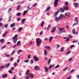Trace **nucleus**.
I'll list each match as a JSON object with an SVG mask.
<instances>
[{
	"label": "nucleus",
	"mask_w": 79,
	"mask_h": 79,
	"mask_svg": "<svg viewBox=\"0 0 79 79\" xmlns=\"http://www.w3.org/2000/svg\"><path fill=\"white\" fill-rule=\"evenodd\" d=\"M36 45L37 46H40L42 42V40L40 38H37L36 39Z\"/></svg>",
	"instance_id": "nucleus-1"
},
{
	"label": "nucleus",
	"mask_w": 79,
	"mask_h": 79,
	"mask_svg": "<svg viewBox=\"0 0 79 79\" xmlns=\"http://www.w3.org/2000/svg\"><path fill=\"white\" fill-rule=\"evenodd\" d=\"M64 15L65 16L66 18H69L70 17L71 13H66Z\"/></svg>",
	"instance_id": "nucleus-2"
},
{
	"label": "nucleus",
	"mask_w": 79,
	"mask_h": 79,
	"mask_svg": "<svg viewBox=\"0 0 79 79\" xmlns=\"http://www.w3.org/2000/svg\"><path fill=\"white\" fill-rule=\"evenodd\" d=\"M59 2V0H55L54 1V5L55 7H56L58 6V3Z\"/></svg>",
	"instance_id": "nucleus-3"
},
{
	"label": "nucleus",
	"mask_w": 79,
	"mask_h": 79,
	"mask_svg": "<svg viewBox=\"0 0 79 79\" xmlns=\"http://www.w3.org/2000/svg\"><path fill=\"white\" fill-rule=\"evenodd\" d=\"M61 19V17H59L56 18L55 20L56 21V22H59L60 21Z\"/></svg>",
	"instance_id": "nucleus-4"
},
{
	"label": "nucleus",
	"mask_w": 79,
	"mask_h": 79,
	"mask_svg": "<svg viewBox=\"0 0 79 79\" xmlns=\"http://www.w3.org/2000/svg\"><path fill=\"white\" fill-rule=\"evenodd\" d=\"M33 58L35 61H38L39 60V58L36 56H34Z\"/></svg>",
	"instance_id": "nucleus-5"
},
{
	"label": "nucleus",
	"mask_w": 79,
	"mask_h": 79,
	"mask_svg": "<svg viewBox=\"0 0 79 79\" xmlns=\"http://www.w3.org/2000/svg\"><path fill=\"white\" fill-rule=\"evenodd\" d=\"M29 75L31 79H33V78H34V75L33 73H30V74H29Z\"/></svg>",
	"instance_id": "nucleus-6"
},
{
	"label": "nucleus",
	"mask_w": 79,
	"mask_h": 79,
	"mask_svg": "<svg viewBox=\"0 0 79 79\" xmlns=\"http://www.w3.org/2000/svg\"><path fill=\"white\" fill-rule=\"evenodd\" d=\"M74 6L76 8H77L79 6V4L77 3H74Z\"/></svg>",
	"instance_id": "nucleus-7"
},
{
	"label": "nucleus",
	"mask_w": 79,
	"mask_h": 79,
	"mask_svg": "<svg viewBox=\"0 0 79 79\" xmlns=\"http://www.w3.org/2000/svg\"><path fill=\"white\" fill-rule=\"evenodd\" d=\"M34 69L35 70H37L38 71H39L40 70V68L38 67V66H36L34 68Z\"/></svg>",
	"instance_id": "nucleus-8"
},
{
	"label": "nucleus",
	"mask_w": 79,
	"mask_h": 79,
	"mask_svg": "<svg viewBox=\"0 0 79 79\" xmlns=\"http://www.w3.org/2000/svg\"><path fill=\"white\" fill-rule=\"evenodd\" d=\"M44 69L45 71L46 72H47L48 71V69L47 68V67L45 66L44 68Z\"/></svg>",
	"instance_id": "nucleus-9"
},
{
	"label": "nucleus",
	"mask_w": 79,
	"mask_h": 79,
	"mask_svg": "<svg viewBox=\"0 0 79 79\" xmlns=\"http://www.w3.org/2000/svg\"><path fill=\"white\" fill-rule=\"evenodd\" d=\"M18 40V38H16L15 39L13 40V41L14 42V43H15V44H16Z\"/></svg>",
	"instance_id": "nucleus-10"
},
{
	"label": "nucleus",
	"mask_w": 79,
	"mask_h": 79,
	"mask_svg": "<svg viewBox=\"0 0 79 79\" xmlns=\"http://www.w3.org/2000/svg\"><path fill=\"white\" fill-rule=\"evenodd\" d=\"M64 28L63 27V28H59V30L60 32H61L62 31H63L64 29Z\"/></svg>",
	"instance_id": "nucleus-11"
},
{
	"label": "nucleus",
	"mask_w": 79,
	"mask_h": 79,
	"mask_svg": "<svg viewBox=\"0 0 79 79\" xmlns=\"http://www.w3.org/2000/svg\"><path fill=\"white\" fill-rule=\"evenodd\" d=\"M56 30V27H54L52 28V30L51 31V32L53 33L55 32V31Z\"/></svg>",
	"instance_id": "nucleus-12"
},
{
	"label": "nucleus",
	"mask_w": 79,
	"mask_h": 79,
	"mask_svg": "<svg viewBox=\"0 0 79 79\" xmlns=\"http://www.w3.org/2000/svg\"><path fill=\"white\" fill-rule=\"evenodd\" d=\"M44 48H46L48 50H50V47L48 46H45L44 47Z\"/></svg>",
	"instance_id": "nucleus-13"
},
{
	"label": "nucleus",
	"mask_w": 79,
	"mask_h": 79,
	"mask_svg": "<svg viewBox=\"0 0 79 79\" xmlns=\"http://www.w3.org/2000/svg\"><path fill=\"white\" fill-rule=\"evenodd\" d=\"M22 29H23V27H20L18 28V32H20L22 31Z\"/></svg>",
	"instance_id": "nucleus-14"
},
{
	"label": "nucleus",
	"mask_w": 79,
	"mask_h": 79,
	"mask_svg": "<svg viewBox=\"0 0 79 79\" xmlns=\"http://www.w3.org/2000/svg\"><path fill=\"white\" fill-rule=\"evenodd\" d=\"M27 11H28V10H24L23 12V16H25V15H26V13H27Z\"/></svg>",
	"instance_id": "nucleus-15"
},
{
	"label": "nucleus",
	"mask_w": 79,
	"mask_h": 79,
	"mask_svg": "<svg viewBox=\"0 0 79 79\" xmlns=\"http://www.w3.org/2000/svg\"><path fill=\"white\" fill-rule=\"evenodd\" d=\"M63 8L64 10H69V7L68 6H64Z\"/></svg>",
	"instance_id": "nucleus-16"
},
{
	"label": "nucleus",
	"mask_w": 79,
	"mask_h": 79,
	"mask_svg": "<svg viewBox=\"0 0 79 79\" xmlns=\"http://www.w3.org/2000/svg\"><path fill=\"white\" fill-rule=\"evenodd\" d=\"M8 31H7L5 33H4L3 34H2V36L3 37H5V36H6V35L8 34Z\"/></svg>",
	"instance_id": "nucleus-17"
},
{
	"label": "nucleus",
	"mask_w": 79,
	"mask_h": 79,
	"mask_svg": "<svg viewBox=\"0 0 79 79\" xmlns=\"http://www.w3.org/2000/svg\"><path fill=\"white\" fill-rule=\"evenodd\" d=\"M6 77H7V74H3L2 75V78H5Z\"/></svg>",
	"instance_id": "nucleus-18"
},
{
	"label": "nucleus",
	"mask_w": 79,
	"mask_h": 79,
	"mask_svg": "<svg viewBox=\"0 0 79 79\" xmlns=\"http://www.w3.org/2000/svg\"><path fill=\"white\" fill-rule=\"evenodd\" d=\"M75 19L76 21L77 25V24H78V19H77V18L76 17L75 18Z\"/></svg>",
	"instance_id": "nucleus-19"
},
{
	"label": "nucleus",
	"mask_w": 79,
	"mask_h": 79,
	"mask_svg": "<svg viewBox=\"0 0 79 79\" xmlns=\"http://www.w3.org/2000/svg\"><path fill=\"white\" fill-rule=\"evenodd\" d=\"M15 26V23H13L10 24V27H12V28H13L14 26Z\"/></svg>",
	"instance_id": "nucleus-20"
},
{
	"label": "nucleus",
	"mask_w": 79,
	"mask_h": 79,
	"mask_svg": "<svg viewBox=\"0 0 79 79\" xmlns=\"http://www.w3.org/2000/svg\"><path fill=\"white\" fill-rule=\"evenodd\" d=\"M25 21H26V19H23L22 20L21 23L22 24H24V23H25Z\"/></svg>",
	"instance_id": "nucleus-21"
},
{
	"label": "nucleus",
	"mask_w": 79,
	"mask_h": 79,
	"mask_svg": "<svg viewBox=\"0 0 79 79\" xmlns=\"http://www.w3.org/2000/svg\"><path fill=\"white\" fill-rule=\"evenodd\" d=\"M30 73V71H29V70H28L26 72V75H29V74Z\"/></svg>",
	"instance_id": "nucleus-22"
},
{
	"label": "nucleus",
	"mask_w": 79,
	"mask_h": 79,
	"mask_svg": "<svg viewBox=\"0 0 79 79\" xmlns=\"http://www.w3.org/2000/svg\"><path fill=\"white\" fill-rule=\"evenodd\" d=\"M59 13V10H58V11L56 12L55 13V15H54V16H55L56 17V15L58 14Z\"/></svg>",
	"instance_id": "nucleus-23"
},
{
	"label": "nucleus",
	"mask_w": 79,
	"mask_h": 79,
	"mask_svg": "<svg viewBox=\"0 0 79 79\" xmlns=\"http://www.w3.org/2000/svg\"><path fill=\"white\" fill-rule=\"evenodd\" d=\"M6 67L5 66H1V68H0V69H1V70H2V69H5V68Z\"/></svg>",
	"instance_id": "nucleus-24"
},
{
	"label": "nucleus",
	"mask_w": 79,
	"mask_h": 79,
	"mask_svg": "<svg viewBox=\"0 0 79 79\" xmlns=\"http://www.w3.org/2000/svg\"><path fill=\"white\" fill-rule=\"evenodd\" d=\"M51 26V25H49L48 26V27L47 28H45V29H47V31H48V30H49V29H50V27Z\"/></svg>",
	"instance_id": "nucleus-25"
},
{
	"label": "nucleus",
	"mask_w": 79,
	"mask_h": 79,
	"mask_svg": "<svg viewBox=\"0 0 79 79\" xmlns=\"http://www.w3.org/2000/svg\"><path fill=\"white\" fill-rule=\"evenodd\" d=\"M20 7H21V5H19L18 6L17 8V10L19 11V10Z\"/></svg>",
	"instance_id": "nucleus-26"
},
{
	"label": "nucleus",
	"mask_w": 79,
	"mask_h": 79,
	"mask_svg": "<svg viewBox=\"0 0 79 79\" xmlns=\"http://www.w3.org/2000/svg\"><path fill=\"white\" fill-rule=\"evenodd\" d=\"M11 64L10 63H8L6 65L5 67L6 68H8V67L10 66V65Z\"/></svg>",
	"instance_id": "nucleus-27"
},
{
	"label": "nucleus",
	"mask_w": 79,
	"mask_h": 79,
	"mask_svg": "<svg viewBox=\"0 0 79 79\" xmlns=\"http://www.w3.org/2000/svg\"><path fill=\"white\" fill-rule=\"evenodd\" d=\"M44 53L45 55H47V52L46 49H45L44 50Z\"/></svg>",
	"instance_id": "nucleus-28"
},
{
	"label": "nucleus",
	"mask_w": 79,
	"mask_h": 79,
	"mask_svg": "<svg viewBox=\"0 0 79 79\" xmlns=\"http://www.w3.org/2000/svg\"><path fill=\"white\" fill-rule=\"evenodd\" d=\"M44 21L43 20L42 21V22L41 25V27H43V26H44Z\"/></svg>",
	"instance_id": "nucleus-29"
},
{
	"label": "nucleus",
	"mask_w": 79,
	"mask_h": 79,
	"mask_svg": "<svg viewBox=\"0 0 79 79\" xmlns=\"http://www.w3.org/2000/svg\"><path fill=\"white\" fill-rule=\"evenodd\" d=\"M72 33L73 34H76V30H75V29H73V30L72 31Z\"/></svg>",
	"instance_id": "nucleus-30"
},
{
	"label": "nucleus",
	"mask_w": 79,
	"mask_h": 79,
	"mask_svg": "<svg viewBox=\"0 0 79 79\" xmlns=\"http://www.w3.org/2000/svg\"><path fill=\"white\" fill-rule=\"evenodd\" d=\"M53 39V37L51 36L50 37V38H49V42H50L52 41V40Z\"/></svg>",
	"instance_id": "nucleus-31"
},
{
	"label": "nucleus",
	"mask_w": 79,
	"mask_h": 79,
	"mask_svg": "<svg viewBox=\"0 0 79 79\" xmlns=\"http://www.w3.org/2000/svg\"><path fill=\"white\" fill-rule=\"evenodd\" d=\"M63 16H64V14H61L60 15V17H61V19H62V18H64V17H63Z\"/></svg>",
	"instance_id": "nucleus-32"
},
{
	"label": "nucleus",
	"mask_w": 79,
	"mask_h": 79,
	"mask_svg": "<svg viewBox=\"0 0 79 79\" xmlns=\"http://www.w3.org/2000/svg\"><path fill=\"white\" fill-rule=\"evenodd\" d=\"M21 13L20 12H18L17 14V15L18 16H21Z\"/></svg>",
	"instance_id": "nucleus-33"
},
{
	"label": "nucleus",
	"mask_w": 79,
	"mask_h": 79,
	"mask_svg": "<svg viewBox=\"0 0 79 79\" xmlns=\"http://www.w3.org/2000/svg\"><path fill=\"white\" fill-rule=\"evenodd\" d=\"M17 37H18V35H15V36L13 37L12 39H16V38Z\"/></svg>",
	"instance_id": "nucleus-34"
},
{
	"label": "nucleus",
	"mask_w": 79,
	"mask_h": 79,
	"mask_svg": "<svg viewBox=\"0 0 79 79\" xmlns=\"http://www.w3.org/2000/svg\"><path fill=\"white\" fill-rule=\"evenodd\" d=\"M50 7H48V8H47L46 10L45 11L47 12L48 11H49V10H50Z\"/></svg>",
	"instance_id": "nucleus-35"
},
{
	"label": "nucleus",
	"mask_w": 79,
	"mask_h": 79,
	"mask_svg": "<svg viewBox=\"0 0 79 79\" xmlns=\"http://www.w3.org/2000/svg\"><path fill=\"white\" fill-rule=\"evenodd\" d=\"M27 8L28 10H31V9H32V8H30V6H27Z\"/></svg>",
	"instance_id": "nucleus-36"
},
{
	"label": "nucleus",
	"mask_w": 79,
	"mask_h": 79,
	"mask_svg": "<svg viewBox=\"0 0 79 79\" xmlns=\"http://www.w3.org/2000/svg\"><path fill=\"white\" fill-rule=\"evenodd\" d=\"M60 10H61V12H63L64 11V9H63V8H61L60 9Z\"/></svg>",
	"instance_id": "nucleus-37"
},
{
	"label": "nucleus",
	"mask_w": 79,
	"mask_h": 79,
	"mask_svg": "<svg viewBox=\"0 0 79 79\" xmlns=\"http://www.w3.org/2000/svg\"><path fill=\"white\" fill-rule=\"evenodd\" d=\"M64 49V48L63 47H62L61 48V49L60 50L61 52H63L64 51V50H63Z\"/></svg>",
	"instance_id": "nucleus-38"
},
{
	"label": "nucleus",
	"mask_w": 79,
	"mask_h": 79,
	"mask_svg": "<svg viewBox=\"0 0 79 79\" xmlns=\"http://www.w3.org/2000/svg\"><path fill=\"white\" fill-rule=\"evenodd\" d=\"M12 10V8H9V10H8V13H10Z\"/></svg>",
	"instance_id": "nucleus-39"
},
{
	"label": "nucleus",
	"mask_w": 79,
	"mask_h": 79,
	"mask_svg": "<svg viewBox=\"0 0 79 79\" xmlns=\"http://www.w3.org/2000/svg\"><path fill=\"white\" fill-rule=\"evenodd\" d=\"M22 51H23V50H19V51L18 52V55H19V52H22Z\"/></svg>",
	"instance_id": "nucleus-40"
},
{
	"label": "nucleus",
	"mask_w": 79,
	"mask_h": 79,
	"mask_svg": "<svg viewBox=\"0 0 79 79\" xmlns=\"http://www.w3.org/2000/svg\"><path fill=\"white\" fill-rule=\"evenodd\" d=\"M65 5H66V6H68V2H65Z\"/></svg>",
	"instance_id": "nucleus-41"
},
{
	"label": "nucleus",
	"mask_w": 79,
	"mask_h": 79,
	"mask_svg": "<svg viewBox=\"0 0 79 79\" xmlns=\"http://www.w3.org/2000/svg\"><path fill=\"white\" fill-rule=\"evenodd\" d=\"M8 72L10 74H11V73H13V72H12V71L11 70H9Z\"/></svg>",
	"instance_id": "nucleus-42"
},
{
	"label": "nucleus",
	"mask_w": 79,
	"mask_h": 79,
	"mask_svg": "<svg viewBox=\"0 0 79 79\" xmlns=\"http://www.w3.org/2000/svg\"><path fill=\"white\" fill-rule=\"evenodd\" d=\"M51 61V59H50L48 61V64H49L50 63V62Z\"/></svg>",
	"instance_id": "nucleus-43"
},
{
	"label": "nucleus",
	"mask_w": 79,
	"mask_h": 79,
	"mask_svg": "<svg viewBox=\"0 0 79 79\" xmlns=\"http://www.w3.org/2000/svg\"><path fill=\"white\" fill-rule=\"evenodd\" d=\"M71 52V51H69V52H67L66 54L67 55H68V54H69Z\"/></svg>",
	"instance_id": "nucleus-44"
},
{
	"label": "nucleus",
	"mask_w": 79,
	"mask_h": 79,
	"mask_svg": "<svg viewBox=\"0 0 79 79\" xmlns=\"http://www.w3.org/2000/svg\"><path fill=\"white\" fill-rule=\"evenodd\" d=\"M15 51H14L11 54V56H12L13 55V54H14V53H15Z\"/></svg>",
	"instance_id": "nucleus-45"
},
{
	"label": "nucleus",
	"mask_w": 79,
	"mask_h": 79,
	"mask_svg": "<svg viewBox=\"0 0 79 79\" xmlns=\"http://www.w3.org/2000/svg\"><path fill=\"white\" fill-rule=\"evenodd\" d=\"M13 60H14V58H13V57H10V61H13Z\"/></svg>",
	"instance_id": "nucleus-46"
},
{
	"label": "nucleus",
	"mask_w": 79,
	"mask_h": 79,
	"mask_svg": "<svg viewBox=\"0 0 79 79\" xmlns=\"http://www.w3.org/2000/svg\"><path fill=\"white\" fill-rule=\"evenodd\" d=\"M11 70L12 71H13V70H14V69H15V67H11Z\"/></svg>",
	"instance_id": "nucleus-47"
},
{
	"label": "nucleus",
	"mask_w": 79,
	"mask_h": 79,
	"mask_svg": "<svg viewBox=\"0 0 79 79\" xmlns=\"http://www.w3.org/2000/svg\"><path fill=\"white\" fill-rule=\"evenodd\" d=\"M31 57V55H29L27 56V58L28 59H29Z\"/></svg>",
	"instance_id": "nucleus-48"
},
{
	"label": "nucleus",
	"mask_w": 79,
	"mask_h": 79,
	"mask_svg": "<svg viewBox=\"0 0 79 79\" xmlns=\"http://www.w3.org/2000/svg\"><path fill=\"white\" fill-rule=\"evenodd\" d=\"M5 56H6L7 57H9V56H10V55H7L6 54H5Z\"/></svg>",
	"instance_id": "nucleus-49"
},
{
	"label": "nucleus",
	"mask_w": 79,
	"mask_h": 79,
	"mask_svg": "<svg viewBox=\"0 0 79 79\" xmlns=\"http://www.w3.org/2000/svg\"><path fill=\"white\" fill-rule=\"evenodd\" d=\"M17 45L16 44H15L14 46H13V48H16V47H17Z\"/></svg>",
	"instance_id": "nucleus-50"
},
{
	"label": "nucleus",
	"mask_w": 79,
	"mask_h": 79,
	"mask_svg": "<svg viewBox=\"0 0 79 79\" xmlns=\"http://www.w3.org/2000/svg\"><path fill=\"white\" fill-rule=\"evenodd\" d=\"M69 38H68L66 40H65L66 42H68V41H69Z\"/></svg>",
	"instance_id": "nucleus-51"
},
{
	"label": "nucleus",
	"mask_w": 79,
	"mask_h": 79,
	"mask_svg": "<svg viewBox=\"0 0 79 79\" xmlns=\"http://www.w3.org/2000/svg\"><path fill=\"white\" fill-rule=\"evenodd\" d=\"M59 67V65H57V66H56L55 67V69H56V68H58Z\"/></svg>",
	"instance_id": "nucleus-52"
},
{
	"label": "nucleus",
	"mask_w": 79,
	"mask_h": 79,
	"mask_svg": "<svg viewBox=\"0 0 79 79\" xmlns=\"http://www.w3.org/2000/svg\"><path fill=\"white\" fill-rule=\"evenodd\" d=\"M19 61H20V59H19L17 61V63H19Z\"/></svg>",
	"instance_id": "nucleus-53"
},
{
	"label": "nucleus",
	"mask_w": 79,
	"mask_h": 79,
	"mask_svg": "<svg viewBox=\"0 0 79 79\" xmlns=\"http://www.w3.org/2000/svg\"><path fill=\"white\" fill-rule=\"evenodd\" d=\"M4 41V40H3L2 39V40H1V43H3Z\"/></svg>",
	"instance_id": "nucleus-54"
},
{
	"label": "nucleus",
	"mask_w": 79,
	"mask_h": 79,
	"mask_svg": "<svg viewBox=\"0 0 79 79\" xmlns=\"http://www.w3.org/2000/svg\"><path fill=\"white\" fill-rule=\"evenodd\" d=\"M34 62V61H33V60H31L30 61V63H31V64H32Z\"/></svg>",
	"instance_id": "nucleus-55"
},
{
	"label": "nucleus",
	"mask_w": 79,
	"mask_h": 79,
	"mask_svg": "<svg viewBox=\"0 0 79 79\" xmlns=\"http://www.w3.org/2000/svg\"><path fill=\"white\" fill-rule=\"evenodd\" d=\"M24 63H27V62H29V60H27L25 61H24Z\"/></svg>",
	"instance_id": "nucleus-56"
},
{
	"label": "nucleus",
	"mask_w": 79,
	"mask_h": 79,
	"mask_svg": "<svg viewBox=\"0 0 79 79\" xmlns=\"http://www.w3.org/2000/svg\"><path fill=\"white\" fill-rule=\"evenodd\" d=\"M74 71V69H73V70H72L70 71V73H73V72Z\"/></svg>",
	"instance_id": "nucleus-57"
},
{
	"label": "nucleus",
	"mask_w": 79,
	"mask_h": 79,
	"mask_svg": "<svg viewBox=\"0 0 79 79\" xmlns=\"http://www.w3.org/2000/svg\"><path fill=\"white\" fill-rule=\"evenodd\" d=\"M17 65H18V64H17L16 63H15L14 64V67H16Z\"/></svg>",
	"instance_id": "nucleus-58"
},
{
	"label": "nucleus",
	"mask_w": 79,
	"mask_h": 79,
	"mask_svg": "<svg viewBox=\"0 0 79 79\" xmlns=\"http://www.w3.org/2000/svg\"><path fill=\"white\" fill-rule=\"evenodd\" d=\"M3 26V23L0 22V26L1 27Z\"/></svg>",
	"instance_id": "nucleus-59"
},
{
	"label": "nucleus",
	"mask_w": 79,
	"mask_h": 79,
	"mask_svg": "<svg viewBox=\"0 0 79 79\" xmlns=\"http://www.w3.org/2000/svg\"><path fill=\"white\" fill-rule=\"evenodd\" d=\"M21 42V41H19L17 43V45H18L19 44V43Z\"/></svg>",
	"instance_id": "nucleus-60"
},
{
	"label": "nucleus",
	"mask_w": 79,
	"mask_h": 79,
	"mask_svg": "<svg viewBox=\"0 0 79 79\" xmlns=\"http://www.w3.org/2000/svg\"><path fill=\"white\" fill-rule=\"evenodd\" d=\"M22 73V72H19V75L20 76H21V73Z\"/></svg>",
	"instance_id": "nucleus-61"
},
{
	"label": "nucleus",
	"mask_w": 79,
	"mask_h": 79,
	"mask_svg": "<svg viewBox=\"0 0 79 79\" xmlns=\"http://www.w3.org/2000/svg\"><path fill=\"white\" fill-rule=\"evenodd\" d=\"M52 68V65H50L49 66V69H51Z\"/></svg>",
	"instance_id": "nucleus-62"
},
{
	"label": "nucleus",
	"mask_w": 79,
	"mask_h": 79,
	"mask_svg": "<svg viewBox=\"0 0 79 79\" xmlns=\"http://www.w3.org/2000/svg\"><path fill=\"white\" fill-rule=\"evenodd\" d=\"M17 21H20L21 19L19 18H17Z\"/></svg>",
	"instance_id": "nucleus-63"
},
{
	"label": "nucleus",
	"mask_w": 79,
	"mask_h": 79,
	"mask_svg": "<svg viewBox=\"0 0 79 79\" xmlns=\"http://www.w3.org/2000/svg\"><path fill=\"white\" fill-rule=\"evenodd\" d=\"M37 5V3H35L33 6V7Z\"/></svg>",
	"instance_id": "nucleus-64"
}]
</instances>
